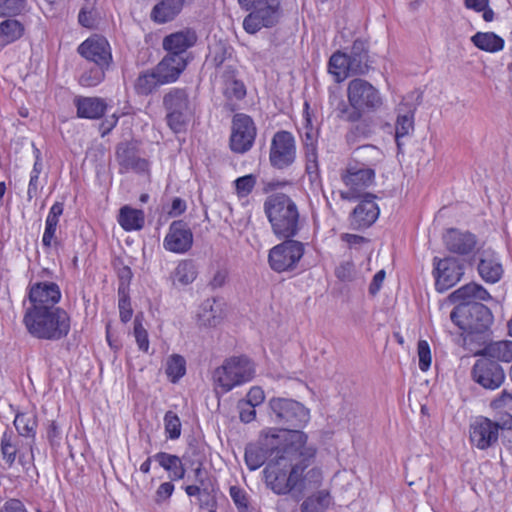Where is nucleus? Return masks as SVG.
<instances>
[{"label": "nucleus", "instance_id": "f257e3e1", "mask_svg": "<svg viewBox=\"0 0 512 512\" xmlns=\"http://www.w3.org/2000/svg\"><path fill=\"white\" fill-rule=\"evenodd\" d=\"M308 436L297 429L266 428L256 443L245 449V462L250 471L263 470L267 487L277 495L297 494L301 472L306 471L316 456Z\"/></svg>", "mask_w": 512, "mask_h": 512}, {"label": "nucleus", "instance_id": "f03ea898", "mask_svg": "<svg viewBox=\"0 0 512 512\" xmlns=\"http://www.w3.org/2000/svg\"><path fill=\"white\" fill-rule=\"evenodd\" d=\"M22 323L28 334L38 340L59 341L71 330V317L64 308L23 310Z\"/></svg>", "mask_w": 512, "mask_h": 512}, {"label": "nucleus", "instance_id": "7ed1b4c3", "mask_svg": "<svg viewBox=\"0 0 512 512\" xmlns=\"http://www.w3.org/2000/svg\"><path fill=\"white\" fill-rule=\"evenodd\" d=\"M348 105L339 100L336 110L339 117L357 122L364 114L378 111L383 105L379 89L362 78L352 79L347 85Z\"/></svg>", "mask_w": 512, "mask_h": 512}, {"label": "nucleus", "instance_id": "20e7f679", "mask_svg": "<svg viewBox=\"0 0 512 512\" xmlns=\"http://www.w3.org/2000/svg\"><path fill=\"white\" fill-rule=\"evenodd\" d=\"M272 231L279 238H292L300 230V214L296 203L285 194L270 196L264 203Z\"/></svg>", "mask_w": 512, "mask_h": 512}, {"label": "nucleus", "instance_id": "39448f33", "mask_svg": "<svg viewBox=\"0 0 512 512\" xmlns=\"http://www.w3.org/2000/svg\"><path fill=\"white\" fill-rule=\"evenodd\" d=\"M256 373L254 362L247 356H232L223 361L212 373L216 393L226 394L250 382Z\"/></svg>", "mask_w": 512, "mask_h": 512}, {"label": "nucleus", "instance_id": "423d86ee", "mask_svg": "<svg viewBox=\"0 0 512 512\" xmlns=\"http://www.w3.org/2000/svg\"><path fill=\"white\" fill-rule=\"evenodd\" d=\"M361 150L371 157L368 164L369 167L363 163H349L346 166L341 174V179L348 188V191L341 193L343 199L354 200L360 196L362 191L370 187L375 180V169L373 166H376L383 159L382 151L375 146H364Z\"/></svg>", "mask_w": 512, "mask_h": 512}, {"label": "nucleus", "instance_id": "0eeeda50", "mask_svg": "<svg viewBox=\"0 0 512 512\" xmlns=\"http://www.w3.org/2000/svg\"><path fill=\"white\" fill-rule=\"evenodd\" d=\"M241 8L250 11L243 20V28L255 34L263 27L274 26L279 19L280 0H238Z\"/></svg>", "mask_w": 512, "mask_h": 512}, {"label": "nucleus", "instance_id": "6e6552de", "mask_svg": "<svg viewBox=\"0 0 512 512\" xmlns=\"http://www.w3.org/2000/svg\"><path fill=\"white\" fill-rule=\"evenodd\" d=\"M163 106L167 111L166 120L174 133L184 131L192 117L193 110L185 89L172 88L164 95Z\"/></svg>", "mask_w": 512, "mask_h": 512}, {"label": "nucleus", "instance_id": "1a4fd4ad", "mask_svg": "<svg viewBox=\"0 0 512 512\" xmlns=\"http://www.w3.org/2000/svg\"><path fill=\"white\" fill-rule=\"evenodd\" d=\"M452 322L466 333H480L492 322V314L483 304L456 305L450 314Z\"/></svg>", "mask_w": 512, "mask_h": 512}, {"label": "nucleus", "instance_id": "9d476101", "mask_svg": "<svg viewBox=\"0 0 512 512\" xmlns=\"http://www.w3.org/2000/svg\"><path fill=\"white\" fill-rule=\"evenodd\" d=\"M285 239L272 247L268 254L269 266L277 273L293 271L305 253V245L302 242L291 238Z\"/></svg>", "mask_w": 512, "mask_h": 512}, {"label": "nucleus", "instance_id": "9b49d317", "mask_svg": "<svg viewBox=\"0 0 512 512\" xmlns=\"http://www.w3.org/2000/svg\"><path fill=\"white\" fill-rule=\"evenodd\" d=\"M268 405L274 421L278 424L300 428L310 420L309 410L298 401L274 397L269 400Z\"/></svg>", "mask_w": 512, "mask_h": 512}, {"label": "nucleus", "instance_id": "f8f14e48", "mask_svg": "<svg viewBox=\"0 0 512 512\" xmlns=\"http://www.w3.org/2000/svg\"><path fill=\"white\" fill-rule=\"evenodd\" d=\"M61 290L58 284L50 281L30 283L27 297L23 300V310L43 307L61 308Z\"/></svg>", "mask_w": 512, "mask_h": 512}, {"label": "nucleus", "instance_id": "ddd939ff", "mask_svg": "<svg viewBox=\"0 0 512 512\" xmlns=\"http://www.w3.org/2000/svg\"><path fill=\"white\" fill-rule=\"evenodd\" d=\"M295 159L296 145L293 135L288 131L275 133L269 152L271 165L277 169H284L292 165Z\"/></svg>", "mask_w": 512, "mask_h": 512}, {"label": "nucleus", "instance_id": "4468645a", "mask_svg": "<svg viewBox=\"0 0 512 512\" xmlns=\"http://www.w3.org/2000/svg\"><path fill=\"white\" fill-rule=\"evenodd\" d=\"M256 127L253 120L245 114H236L233 117L230 148L233 152L243 154L249 151L255 141Z\"/></svg>", "mask_w": 512, "mask_h": 512}, {"label": "nucleus", "instance_id": "2eb2a0df", "mask_svg": "<svg viewBox=\"0 0 512 512\" xmlns=\"http://www.w3.org/2000/svg\"><path fill=\"white\" fill-rule=\"evenodd\" d=\"M464 274V267L454 257L444 259L434 258L433 275L435 288L438 292H445L456 285Z\"/></svg>", "mask_w": 512, "mask_h": 512}, {"label": "nucleus", "instance_id": "dca6fc26", "mask_svg": "<svg viewBox=\"0 0 512 512\" xmlns=\"http://www.w3.org/2000/svg\"><path fill=\"white\" fill-rule=\"evenodd\" d=\"M473 380L485 389L496 390L505 380L503 368L495 361L483 357L472 368Z\"/></svg>", "mask_w": 512, "mask_h": 512}, {"label": "nucleus", "instance_id": "f3484780", "mask_svg": "<svg viewBox=\"0 0 512 512\" xmlns=\"http://www.w3.org/2000/svg\"><path fill=\"white\" fill-rule=\"evenodd\" d=\"M499 430L498 423L486 417H478L470 424V443L480 450H486L497 443Z\"/></svg>", "mask_w": 512, "mask_h": 512}, {"label": "nucleus", "instance_id": "a211bd4d", "mask_svg": "<svg viewBox=\"0 0 512 512\" xmlns=\"http://www.w3.org/2000/svg\"><path fill=\"white\" fill-rule=\"evenodd\" d=\"M78 53L86 60L93 62L99 67H108L112 62V51L108 40L99 35H93L83 41Z\"/></svg>", "mask_w": 512, "mask_h": 512}, {"label": "nucleus", "instance_id": "6ab92c4d", "mask_svg": "<svg viewBox=\"0 0 512 512\" xmlns=\"http://www.w3.org/2000/svg\"><path fill=\"white\" fill-rule=\"evenodd\" d=\"M193 244V233L188 225L182 221H173L163 240V247L176 254L186 253Z\"/></svg>", "mask_w": 512, "mask_h": 512}, {"label": "nucleus", "instance_id": "aec40b11", "mask_svg": "<svg viewBox=\"0 0 512 512\" xmlns=\"http://www.w3.org/2000/svg\"><path fill=\"white\" fill-rule=\"evenodd\" d=\"M375 196L365 194L350 216V224L355 229L370 227L379 217L380 209Z\"/></svg>", "mask_w": 512, "mask_h": 512}, {"label": "nucleus", "instance_id": "412c9836", "mask_svg": "<svg viewBox=\"0 0 512 512\" xmlns=\"http://www.w3.org/2000/svg\"><path fill=\"white\" fill-rule=\"evenodd\" d=\"M116 158L120 165V172L134 171L143 173L148 171L149 163L136 153V148L132 143H120L116 149Z\"/></svg>", "mask_w": 512, "mask_h": 512}, {"label": "nucleus", "instance_id": "4be33fe9", "mask_svg": "<svg viewBox=\"0 0 512 512\" xmlns=\"http://www.w3.org/2000/svg\"><path fill=\"white\" fill-rule=\"evenodd\" d=\"M415 111L416 104H410L406 97L403 98L397 109V119L395 122V140L399 149L402 146L401 139L414 131Z\"/></svg>", "mask_w": 512, "mask_h": 512}, {"label": "nucleus", "instance_id": "5701e85b", "mask_svg": "<svg viewBox=\"0 0 512 512\" xmlns=\"http://www.w3.org/2000/svg\"><path fill=\"white\" fill-rule=\"evenodd\" d=\"M197 35L191 29L181 30L167 35L163 39V49L173 56H185V52L195 45Z\"/></svg>", "mask_w": 512, "mask_h": 512}, {"label": "nucleus", "instance_id": "b1692460", "mask_svg": "<svg viewBox=\"0 0 512 512\" xmlns=\"http://www.w3.org/2000/svg\"><path fill=\"white\" fill-rule=\"evenodd\" d=\"M449 299L457 305H472L490 300L491 295L482 285L472 282L452 292Z\"/></svg>", "mask_w": 512, "mask_h": 512}, {"label": "nucleus", "instance_id": "393cba45", "mask_svg": "<svg viewBox=\"0 0 512 512\" xmlns=\"http://www.w3.org/2000/svg\"><path fill=\"white\" fill-rule=\"evenodd\" d=\"M187 66L185 56L168 54L154 68L164 84L175 82Z\"/></svg>", "mask_w": 512, "mask_h": 512}, {"label": "nucleus", "instance_id": "a878e982", "mask_svg": "<svg viewBox=\"0 0 512 512\" xmlns=\"http://www.w3.org/2000/svg\"><path fill=\"white\" fill-rule=\"evenodd\" d=\"M446 248L453 253L467 255L471 253L476 246V238L469 232H461L457 229H449L444 237Z\"/></svg>", "mask_w": 512, "mask_h": 512}, {"label": "nucleus", "instance_id": "bb28decb", "mask_svg": "<svg viewBox=\"0 0 512 512\" xmlns=\"http://www.w3.org/2000/svg\"><path fill=\"white\" fill-rule=\"evenodd\" d=\"M478 273L485 282L497 283L503 275L500 257L494 252H484L478 264Z\"/></svg>", "mask_w": 512, "mask_h": 512}, {"label": "nucleus", "instance_id": "cd10ccee", "mask_svg": "<svg viewBox=\"0 0 512 512\" xmlns=\"http://www.w3.org/2000/svg\"><path fill=\"white\" fill-rule=\"evenodd\" d=\"M77 116L84 119H99L107 109L105 100L98 97H78L75 99Z\"/></svg>", "mask_w": 512, "mask_h": 512}, {"label": "nucleus", "instance_id": "c85d7f7f", "mask_svg": "<svg viewBox=\"0 0 512 512\" xmlns=\"http://www.w3.org/2000/svg\"><path fill=\"white\" fill-rule=\"evenodd\" d=\"M117 221L121 228L127 232L138 231L144 227L145 214L141 209L125 205L120 208Z\"/></svg>", "mask_w": 512, "mask_h": 512}, {"label": "nucleus", "instance_id": "c756f323", "mask_svg": "<svg viewBox=\"0 0 512 512\" xmlns=\"http://www.w3.org/2000/svg\"><path fill=\"white\" fill-rule=\"evenodd\" d=\"M155 461L169 473L171 480H181L185 477L186 469L177 455L158 452L153 455Z\"/></svg>", "mask_w": 512, "mask_h": 512}, {"label": "nucleus", "instance_id": "7c9ffc66", "mask_svg": "<svg viewBox=\"0 0 512 512\" xmlns=\"http://www.w3.org/2000/svg\"><path fill=\"white\" fill-rule=\"evenodd\" d=\"M328 71L337 83L344 81L352 74L348 54L337 51L333 53L328 62Z\"/></svg>", "mask_w": 512, "mask_h": 512}, {"label": "nucleus", "instance_id": "2f4dec72", "mask_svg": "<svg viewBox=\"0 0 512 512\" xmlns=\"http://www.w3.org/2000/svg\"><path fill=\"white\" fill-rule=\"evenodd\" d=\"M471 42L478 49L488 53H497L505 46L504 39L494 32H477L471 37Z\"/></svg>", "mask_w": 512, "mask_h": 512}, {"label": "nucleus", "instance_id": "473e14b6", "mask_svg": "<svg viewBox=\"0 0 512 512\" xmlns=\"http://www.w3.org/2000/svg\"><path fill=\"white\" fill-rule=\"evenodd\" d=\"M350 60V69L352 74L361 75L365 74L369 69L368 64V52L365 49L362 41H355L353 43L350 54H348Z\"/></svg>", "mask_w": 512, "mask_h": 512}, {"label": "nucleus", "instance_id": "72a5a7b5", "mask_svg": "<svg viewBox=\"0 0 512 512\" xmlns=\"http://www.w3.org/2000/svg\"><path fill=\"white\" fill-rule=\"evenodd\" d=\"M24 25L16 19L0 22V46L5 47L20 39L24 34Z\"/></svg>", "mask_w": 512, "mask_h": 512}, {"label": "nucleus", "instance_id": "f704fd0d", "mask_svg": "<svg viewBox=\"0 0 512 512\" xmlns=\"http://www.w3.org/2000/svg\"><path fill=\"white\" fill-rule=\"evenodd\" d=\"M197 277V268L191 260H181L176 266L172 281L174 285L187 286Z\"/></svg>", "mask_w": 512, "mask_h": 512}, {"label": "nucleus", "instance_id": "c9c22d12", "mask_svg": "<svg viewBox=\"0 0 512 512\" xmlns=\"http://www.w3.org/2000/svg\"><path fill=\"white\" fill-rule=\"evenodd\" d=\"M481 355L496 359L502 362L512 361V341L501 340L488 344Z\"/></svg>", "mask_w": 512, "mask_h": 512}, {"label": "nucleus", "instance_id": "e433bc0d", "mask_svg": "<svg viewBox=\"0 0 512 512\" xmlns=\"http://www.w3.org/2000/svg\"><path fill=\"white\" fill-rule=\"evenodd\" d=\"M332 497L326 490H321L307 497L301 504L302 512H324L331 504Z\"/></svg>", "mask_w": 512, "mask_h": 512}, {"label": "nucleus", "instance_id": "4c0bfd02", "mask_svg": "<svg viewBox=\"0 0 512 512\" xmlns=\"http://www.w3.org/2000/svg\"><path fill=\"white\" fill-rule=\"evenodd\" d=\"M161 85H164V82L158 77L157 71L153 69L138 76L135 89L138 94L149 95Z\"/></svg>", "mask_w": 512, "mask_h": 512}, {"label": "nucleus", "instance_id": "58836bf2", "mask_svg": "<svg viewBox=\"0 0 512 512\" xmlns=\"http://www.w3.org/2000/svg\"><path fill=\"white\" fill-rule=\"evenodd\" d=\"M165 373L172 383H177L186 374V360L179 354L167 357Z\"/></svg>", "mask_w": 512, "mask_h": 512}, {"label": "nucleus", "instance_id": "ea45409f", "mask_svg": "<svg viewBox=\"0 0 512 512\" xmlns=\"http://www.w3.org/2000/svg\"><path fill=\"white\" fill-rule=\"evenodd\" d=\"M13 423L20 436L35 437L37 421L33 414L17 413Z\"/></svg>", "mask_w": 512, "mask_h": 512}, {"label": "nucleus", "instance_id": "a19ab883", "mask_svg": "<svg viewBox=\"0 0 512 512\" xmlns=\"http://www.w3.org/2000/svg\"><path fill=\"white\" fill-rule=\"evenodd\" d=\"M1 455L5 463L11 467L17 457L18 443L12 432H4L0 442Z\"/></svg>", "mask_w": 512, "mask_h": 512}, {"label": "nucleus", "instance_id": "79ce46f5", "mask_svg": "<svg viewBox=\"0 0 512 512\" xmlns=\"http://www.w3.org/2000/svg\"><path fill=\"white\" fill-rule=\"evenodd\" d=\"M323 480V472L319 467H313L308 471L301 472L300 485L297 489V496L300 497L308 488L319 487Z\"/></svg>", "mask_w": 512, "mask_h": 512}, {"label": "nucleus", "instance_id": "37998d69", "mask_svg": "<svg viewBox=\"0 0 512 512\" xmlns=\"http://www.w3.org/2000/svg\"><path fill=\"white\" fill-rule=\"evenodd\" d=\"M163 420L166 438L170 440L179 439L182 432V424L178 415L173 411H167Z\"/></svg>", "mask_w": 512, "mask_h": 512}, {"label": "nucleus", "instance_id": "c03bdc74", "mask_svg": "<svg viewBox=\"0 0 512 512\" xmlns=\"http://www.w3.org/2000/svg\"><path fill=\"white\" fill-rule=\"evenodd\" d=\"M229 495L238 512H253L248 493L239 486H231Z\"/></svg>", "mask_w": 512, "mask_h": 512}, {"label": "nucleus", "instance_id": "a18cd8bd", "mask_svg": "<svg viewBox=\"0 0 512 512\" xmlns=\"http://www.w3.org/2000/svg\"><path fill=\"white\" fill-rule=\"evenodd\" d=\"M108 67H99L91 68L85 71L79 79V82L84 87H95L100 84L104 78Z\"/></svg>", "mask_w": 512, "mask_h": 512}, {"label": "nucleus", "instance_id": "49530a36", "mask_svg": "<svg viewBox=\"0 0 512 512\" xmlns=\"http://www.w3.org/2000/svg\"><path fill=\"white\" fill-rule=\"evenodd\" d=\"M490 0H464V6L477 13H482V18L486 22H492L495 18L494 11L489 6Z\"/></svg>", "mask_w": 512, "mask_h": 512}, {"label": "nucleus", "instance_id": "de8ad7c7", "mask_svg": "<svg viewBox=\"0 0 512 512\" xmlns=\"http://www.w3.org/2000/svg\"><path fill=\"white\" fill-rule=\"evenodd\" d=\"M26 0H0V17H15L26 8Z\"/></svg>", "mask_w": 512, "mask_h": 512}, {"label": "nucleus", "instance_id": "09e8293b", "mask_svg": "<svg viewBox=\"0 0 512 512\" xmlns=\"http://www.w3.org/2000/svg\"><path fill=\"white\" fill-rule=\"evenodd\" d=\"M257 183V177L254 174H248L237 178L234 181L235 191L238 197H247L254 189Z\"/></svg>", "mask_w": 512, "mask_h": 512}, {"label": "nucleus", "instance_id": "8fccbe9b", "mask_svg": "<svg viewBox=\"0 0 512 512\" xmlns=\"http://www.w3.org/2000/svg\"><path fill=\"white\" fill-rule=\"evenodd\" d=\"M417 356L419 360V369L427 372L432 363V354L429 343L426 340H419L417 344Z\"/></svg>", "mask_w": 512, "mask_h": 512}, {"label": "nucleus", "instance_id": "3c124183", "mask_svg": "<svg viewBox=\"0 0 512 512\" xmlns=\"http://www.w3.org/2000/svg\"><path fill=\"white\" fill-rule=\"evenodd\" d=\"M198 319L204 326H214L217 324V315L213 310V301L207 299L204 301L198 312Z\"/></svg>", "mask_w": 512, "mask_h": 512}, {"label": "nucleus", "instance_id": "603ef678", "mask_svg": "<svg viewBox=\"0 0 512 512\" xmlns=\"http://www.w3.org/2000/svg\"><path fill=\"white\" fill-rule=\"evenodd\" d=\"M306 165L305 169L309 175H315L318 171V154L316 143H305L304 147Z\"/></svg>", "mask_w": 512, "mask_h": 512}, {"label": "nucleus", "instance_id": "864d4df0", "mask_svg": "<svg viewBox=\"0 0 512 512\" xmlns=\"http://www.w3.org/2000/svg\"><path fill=\"white\" fill-rule=\"evenodd\" d=\"M224 95L230 100H241L246 95V88L242 81H227L224 88Z\"/></svg>", "mask_w": 512, "mask_h": 512}, {"label": "nucleus", "instance_id": "5fc2aeb1", "mask_svg": "<svg viewBox=\"0 0 512 512\" xmlns=\"http://www.w3.org/2000/svg\"><path fill=\"white\" fill-rule=\"evenodd\" d=\"M134 337L138 345L139 350L148 352L149 350V338L147 330L143 327L142 323L135 319L134 322Z\"/></svg>", "mask_w": 512, "mask_h": 512}, {"label": "nucleus", "instance_id": "6e6d98bb", "mask_svg": "<svg viewBox=\"0 0 512 512\" xmlns=\"http://www.w3.org/2000/svg\"><path fill=\"white\" fill-rule=\"evenodd\" d=\"M265 400V393L260 386H253L249 389L246 398L243 399V405L250 404L252 406H259Z\"/></svg>", "mask_w": 512, "mask_h": 512}, {"label": "nucleus", "instance_id": "4d7b16f0", "mask_svg": "<svg viewBox=\"0 0 512 512\" xmlns=\"http://www.w3.org/2000/svg\"><path fill=\"white\" fill-rule=\"evenodd\" d=\"M174 490L175 486L172 482L161 483L155 493V502L157 504L167 502L171 498Z\"/></svg>", "mask_w": 512, "mask_h": 512}, {"label": "nucleus", "instance_id": "13d9d810", "mask_svg": "<svg viewBox=\"0 0 512 512\" xmlns=\"http://www.w3.org/2000/svg\"><path fill=\"white\" fill-rule=\"evenodd\" d=\"M64 211V203L55 202L49 209L47 214L45 224H49L50 226H58L59 219Z\"/></svg>", "mask_w": 512, "mask_h": 512}, {"label": "nucleus", "instance_id": "bf43d9fd", "mask_svg": "<svg viewBox=\"0 0 512 512\" xmlns=\"http://www.w3.org/2000/svg\"><path fill=\"white\" fill-rule=\"evenodd\" d=\"M255 408V406H252L250 404L243 405V400H240L238 402L240 420L244 423H250L254 421L256 418Z\"/></svg>", "mask_w": 512, "mask_h": 512}, {"label": "nucleus", "instance_id": "052dcab7", "mask_svg": "<svg viewBox=\"0 0 512 512\" xmlns=\"http://www.w3.org/2000/svg\"><path fill=\"white\" fill-rule=\"evenodd\" d=\"M57 227L45 224L44 233L42 236V245L46 249L51 248L54 244H57L56 240Z\"/></svg>", "mask_w": 512, "mask_h": 512}, {"label": "nucleus", "instance_id": "680f3d73", "mask_svg": "<svg viewBox=\"0 0 512 512\" xmlns=\"http://www.w3.org/2000/svg\"><path fill=\"white\" fill-rule=\"evenodd\" d=\"M43 189V185L40 183V177H29V183L27 187V200L31 201L37 197L40 191Z\"/></svg>", "mask_w": 512, "mask_h": 512}, {"label": "nucleus", "instance_id": "e2e57ef3", "mask_svg": "<svg viewBox=\"0 0 512 512\" xmlns=\"http://www.w3.org/2000/svg\"><path fill=\"white\" fill-rule=\"evenodd\" d=\"M0 512H28L22 501L18 499L7 500L0 509Z\"/></svg>", "mask_w": 512, "mask_h": 512}, {"label": "nucleus", "instance_id": "0e129e2a", "mask_svg": "<svg viewBox=\"0 0 512 512\" xmlns=\"http://www.w3.org/2000/svg\"><path fill=\"white\" fill-rule=\"evenodd\" d=\"M119 314L122 322L126 323L131 320L133 311L129 300L124 298L119 300Z\"/></svg>", "mask_w": 512, "mask_h": 512}, {"label": "nucleus", "instance_id": "69168bd1", "mask_svg": "<svg viewBox=\"0 0 512 512\" xmlns=\"http://www.w3.org/2000/svg\"><path fill=\"white\" fill-rule=\"evenodd\" d=\"M384 279H385V271L384 270H380L374 275V277L370 283V286H369V293L371 295H376L379 292V290L381 289L382 284L384 282Z\"/></svg>", "mask_w": 512, "mask_h": 512}, {"label": "nucleus", "instance_id": "338daca9", "mask_svg": "<svg viewBox=\"0 0 512 512\" xmlns=\"http://www.w3.org/2000/svg\"><path fill=\"white\" fill-rule=\"evenodd\" d=\"M119 116L115 113L111 116L107 117L101 124H100V131L102 136L107 135L118 123Z\"/></svg>", "mask_w": 512, "mask_h": 512}, {"label": "nucleus", "instance_id": "774afa93", "mask_svg": "<svg viewBox=\"0 0 512 512\" xmlns=\"http://www.w3.org/2000/svg\"><path fill=\"white\" fill-rule=\"evenodd\" d=\"M342 240L349 245V247H357L366 242V239L360 235L345 233L341 236Z\"/></svg>", "mask_w": 512, "mask_h": 512}]
</instances>
